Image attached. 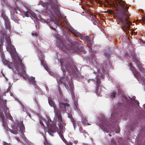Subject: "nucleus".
<instances>
[{
	"mask_svg": "<svg viewBox=\"0 0 145 145\" xmlns=\"http://www.w3.org/2000/svg\"><path fill=\"white\" fill-rule=\"evenodd\" d=\"M120 5L119 9L121 13L120 14L117 13L115 14L116 18L118 19V22L121 23L123 26V29L124 30L127 31L129 29L130 26L132 23L128 21L126 18L124 14L128 17L129 16V12L128 9L129 7L124 1L121 0H116Z\"/></svg>",
	"mask_w": 145,
	"mask_h": 145,
	"instance_id": "nucleus-1",
	"label": "nucleus"
},
{
	"mask_svg": "<svg viewBox=\"0 0 145 145\" xmlns=\"http://www.w3.org/2000/svg\"><path fill=\"white\" fill-rule=\"evenodd\" d=\"M60 9V5L55 0V15L58 17V18H55V24L57 25L60 27H66L69 30L72 27L67 21H65V23L64 24V23L60 20L59 18L62 17V15Z\"/></svg>",
	"mask_w": 145,
	"mask_h": 145,
	"instance_id": "nucleus-2",
	"label": "nucleus"
},
{
	"mask_svg": "<svg viewBox=\"0 0 145 145\" xmlns=\"http://www.w3.org/2000/svg\"><path fill=\"white\" fill-rule=\"evenodd\" d=\"M66 46V44H63L61 42L60 44V46L69 50L71 52H76L79 53L85 54L86 51L84 49V48L81 46L79 43L76 42L75 43H72L70 44V46Z\"/></svg>",
	"mask_w": 145,
	"mask_h": 145,
	"instance_id": "nucleus-3",
	"label": "nucleus"
},
{
	"mask_svg": "<svg viewBox=\"0 0 145 145\" xmlns=\"http://www.w3.org/2000/svg\"><path fill=\"white\" fill-rule=\"evenodd\" d=\"M61 65V68L63 72L66 71L69 72L70 75H72L71 72L74 73L76 72V67L71 63H69L68 62L65 61L64 59H62L60 60Z\"/></svg>",
	"mask_w": 145,
	"mask_h": 145,
	"instance_id": "nucleus-4",
	"label": "nucleus"
},
{
	"mask_svg": "<svg viewBox=\"0 0 145 145\" xmlns=\"http://www.w3.org/2000/svg\"><path fill=\"white\" fill-rule=\"evenodd\" d=\"M19 61H16L15 62L14 67L16 71V73L21 76L25 74L26 73L25 70V67L22 63V60L18 56H17Z\"/></svg>",
	"mask_w": 145,
	"mask_h": 145,
	"instance_id": "nucleus-5",
	"label": "nucleus"
},
{
	"mask_svg": "<svg viewBox=\"0 0 145 145\" xmlns=\"http://www.w3.org/2000/svg\"><path fill=\"white\" fill-rule=\"evenodd\" d=\"M55 116L56 122H58L59 127L60 130H62V124L63 123L62 116L61 110L58 109L56 110L55 107Z\"/></svg>",
	"mask_w": 145,
	"mask_h": 145,
	"instance_id": "nucleus-6",
	"label": "nucleus"
},
{
	"mask_svg": "<svg viewBox=\"0 0 145 145\" xmlns=\"http://www.w3.org/2000/svg\"><path fill=\"white\" fill-rule=\"evenodd\" d=\"M64 79L66 80L64 83V84L65 87L67 89L68 88L69 89V90L71 92L72 95H73L74 96V94L73 93L74 89L73 84L67 77H65L63 79H62L61 80H63V81Z\"/></svg>",
	"mask_w": 145,
	"mask_h": 145,
	"instance_id": "nucleus-7",
	"label": "nucleus"
},
{
	"mask_svg": "<svg viewBox=\"0 0 145 145\" xmlns=\"http://www.w3.org/2000/svg\"><path fill=\"white\" fill-rule=\"evenodd\" d=\"M24 129L25 127L22 124H20V125L14 124L12 127V129H10V131L12 133L16 134L18 133V130L20 131L23 133Z\"/></svg>",
	"mask_w": 145,
	"mask_h": 145,
	"instance_id": "nucleus-8",
	"label": "nucleus"
},
{
	"mask_svg": "<svg viewBox=\"0 0 145 145\" xmlns=\"http://www.w3.org/2000/svg\"><path fill=\"white\" fill-rule=\"evenodd\" d=\"M69 30L75 36L78 37L81 39L83 40H84L85 39H87L88 40L89 39V36L83 35L82 34L74 29L72 27Z\"/></svg>",
	"mask_w": 145,
	"mask_h": 145,
	"instance_id": "nucleus-9",
	"label": "nucleus"
},
{
	"mask_svg": "<svg viewBox=\"0 0 145 145\" xmlns=\"http://www.w3.org/2000/svg\"><path fill=\"white\" fill-rule=\"evenodd\" d=\"M47 120L46 121V124L48 127V132L51 135L52 133H53L54 131V126L50 118L47 119Z\"/></svg>",
	"mask_w": 145,
	"mask_h": 145,
	"instance_id": "nucleus-10",
	"label": "nucleus"
},
{
	"mask_svg": "<svg viewBox=\"0 0 145 145\" xmlns=\"http://www.w3.org/2000/svg\"><path fill=\"white\" fill-rule=\"evenodd\" d=\"M7 50L9 51L10 54L12 55V58L14 59L15 58V53L16 50L14 46L11 44V43L7 44L6 47Z\"/></svg>",
	"mask_w": 145,
	"mask_h": 145,
	"instance_id": "nucleus-11",
	"label": "nucleus"
},
{
	"mask_svg": "<svg viewBox=\"0 0 145 145\" xmlns=\"http://www.w3.org/2000/svg\"><path fill=\"white\" fill-rule=\"evenodd\" d=\"M40 61L41 64L43 66L45 69L50 73L51 76L54 77V72L48 67L44 60H43L42 59V60H40Z\"/></svg>",
	"mask_w": 145,
	"mask_h": 145,
	"instance_id": "nucleus-12",
	"label": "nucleus"
},
{
	"mask_svg": "<svg viewBox=\"0 0 145 145\" xmlns=\"http://www.w3.org/2000/svg\"><path fill=\"white\" fill-rule=\"evenodd\" d=\"M51 14L52 16V18H51V16H50V20L49 22V26L51 29L54 30V15Z\"/></svg>",
	"mask_w": 145,
	"mask_h": 145,
	"instance_id": "nucleus-13",
	"label": "nucleus"
},
{
	"mask_svg": "<svg viewBox=\"0 0 145 145\" xmlns=\"http://www.w3.org/2000/svg\"><path fill=\"white\" fill-rule=\"evenodd\" d=\"M1 111H0V117L2 120L3 123L2 125L5 128H6L7 127V124L6 122L5 121V115Z\"/></svg>",
	"mask_w": 145,
	"mask_h": 145,
	"instance_id": "nucleus-14",
	"label": "nucleus"
},
{
	"mask_svg": "<svg viewBox=\"0 0 145 145\" xmlns=\"http://www.w3.org/2000/svg\"><path fill=\"white\" fill-rule=\"evenodd\" d=\"M130 69L133 71L134 75L138 77L140 76V74L136 70L135 68L133 67L131 64H130Z\"/></svg>",
	"mask_w": 145,
	"mask_h": 145,
	"instance_id": "nucleus-15",
	"label": "nucleus"
},
{
	"mask_svg": "<svg viewBox=\"0 0 145 145\" xmlns=\"http://www.w3.org/2000/svg\"><path fill=\"white\" fill-rule=\"evenodd\" d=\"M4 20H5V25L6 28L8 29L9 30V31H10L11 30V27L10 22L9 19L7 18Z\"/></svg>",
	"mask_w": 145,
	"mask_h": 145,
	"instance_id": "nucleus-16",
	"label": "nucleus"
},
{
	"mask_svg": "<svg viewBox=\"0 0 145 145\" xmlns=\"http://www.w3.org/2000/svg\"><path fill=\"white\" fill-rule=\"evenodd\" d=\"M58 134H59V136L63 141V142L66 144L68 142L67 141V140L64 138V137L63 135V133L62 131V130H60L59 131H57Z\"/></svg>",
	"mask_w": 145,
	"mask_h": 145,
	"instance_id": "nucleus-17",
	"label": "nucleus"
},
{
	"mask_svg": "<svg viewBox=\"0 0 145 145\" xmlns=\"http://www.w3.org/2000/svg\"><path fill=\"white\" fill-rule=\"evenodd\" d=\"M96 85H97V88L96 89V92H99V87L100 86V84L101 83V81L100 79L98 78H96Z\"/></svg>",
	"mask_w": 145,
	"mask_h": 145,
	"instance_id": "nucleus-18",
	"label": "nucleus"
},
{
	"mask_svg": "<svg viewBox=\"0 0 145 145\" xmlns=\"http://www.w3.org/2000/svg\"><path fill=\"white\" fill-rule=\"evenodd\" d=\"M15 12H14L13 13H11V19L13 20L15 22H17L18 21V17L16 16L15 14L14 13Z\"/></svg>",
	"mask_w": 145,
	"mask_h": 145,
	"instance_id": "nucleus-19",
	"label": "nucleus"
},
{
	"mask_svg": "<svg viewBox=\"0 0 145 145\" xmlns=\"http://www.w3.org/2000/svg\"><path fill=\"white\" fill-rule=\"evenodd\" d=\"M69 118L71 119V121L72 123L74 129L75 130L76 127V121L73 118L72 115L70 116Z\"/></svg>",
	"mask_w": 145,
	"mask_h": 145,
	"instance_id": "nucleus-20",
	"label": "nucleus"
},
{
	"mask_svg": "<svg viewBox=\"0 0 145 145\" xmlns=\"http://www.w3.org/2000/svg\"><path fill=\"white\" fill-rule=\"evenodd\" d=\"M48 6H50L53 11L54 12V4H53V5H52L50 4H49V3H46L45 4L44 7L46 8V9H47L48 8Z\"/></svg>",
	"mask_w": 145,
	"mask_h": 145,
	"instance_id": "nucleus-21",
	"label": "nucleus"
},
{
	"mask_svg": "<svg viewBox=\"0 0 145 145\" xmlns=\"http://www.w3.org/2000/svg\"><path fill=\"white\" fill-rule=\"evenodd\" d=\"M90 37H89V40H88L87 39H85L84 40H86V41L87 42H88V47L90 49L89 52L91 53L92 51V48H91V46L92 45V43H91V42L90 41Z\"/></svg>",
	"mask_w": 145,
	"mask_h": 145,
	"instance_id": "nucleus-22",
	"label": "nucleus"
},
{
	"mask_svg": "<svg viewBox=\"0 0 145 145\" xmlns=\"http://www.w3.org/2000/svg\"><path fill=\"white\" fill-rule=\"evenodd\" d=\"M28 80L30 83H31L33 85L35 86L36 84L35 77H29L28 78Z\"/></svg>",
	"mask_w": 145,
	"mask_h": 145,
	"instance_id": "nucleus-23",
	"label": "nucleus"
},
{
	"mask_svg": "<svg viewBox=\"0 0 145 145\" xmlns=\"http://www.w3.org/2000/svg\"><path fill=\"white\" fill-rule=\"evenodd\" d=\"M4 39V37L1 38L0 39L1 44H0V52H3V40Z\"/></svg>",
	"mask_w": 145,
	"mask_h": 145,
	"instance_id": "nucleus-24",
	"label": "nucleus"
},
{
	"mask_svg": "<svg viewBox=\"0 0 145 145\" xmlns=\"http://www.w3.org/2000/svg\"><path fill=\"white\" fill-rule=\"evenodd\" d=\"M0 53H1V58H2V59L3 60L2 61L4 62H5V64H7V60H5V57H4L5 56H4L3 51L1 52H0Z\"/></svg>",
	"mask_w": 145,
	"mask_h": 145,
	"instance_id": "nucleus-25",
	"label": "nucleus"
},
{
	"mask_svg": "<svg viewBox=\"0 0 145 145\" xmlns=\"http://www.w3.org/2000/svg\"><path fill=\"white\" fill-rule=\"evenodd\" d=\"M31 14V11L30 10L25 11L24 13L25 16L27 17H29Z\"/></svg>",
	"mask_w": 145,
	"mask_h": 145,
	"instance_id": "nucleus-26",
	"label": "nucleus"
},
{
	"mask_svg": "<svg viewBox=\"0 0 145 145\" xmlns=\"http://www.w3.org/2000/svg\"><path fill=\"white\" fill-rule=\"evenodd\" d=\"M5 38L7 44L11 43L10 37L9 36L6 35Z\"/></svg>",
	"mask_w": 145,
	"mask_h": 145,
	"instance_id": "nucleus-27",
	"label": "nucleus"
},
{
	"mask_svg": "<svg viewBox=\"0 0 145 145\" xmlns=\"http://www.w3.org/2000/svg\"><path fill=\"white\" fill-rule=\"evenodd\" d=\"M49 103L50 105L52 107H53L54 109V104L53 101L50 99H49L48 100Z\"/></svg>",
	"mask_w": 145,
	"mask_h": 145,
	"instance_id": "nucleus-28",
	"label": "nucleus"
},
{
	"mask_svg": "<svg viewBox=\"0 0 145 145\" xmlns=\"http://www.w3.org/2000/svg\"><path fill=\"white\" fill-rule=\"evenodd\" d=\"M1 16L2 17L4 20L8 18V17L6 15L5 12L4 11L2 12Z\"/></svg>",
	"mask_w": 145,
	"mask_h": 145,
	"instance_id": "nucleus-29",
	"label": "nucleus"
},
{
	"mask_svg": "<svg viewBox=\"0 0 145 145\" xmlns=\"http://www.w3.org/2000/svg\"><path fill=\"white\" fill-rule=\"evenodd\" d=\"M14 10L16 12L17 14H18L17 10L19 11L20 12H21V10L20 8L19 7L16 6L14 8Z\"/></svg>",
	"mask_w": 145,
	"mask_h": 145,
	"instance_id": "nucleus-30",
	"label": "nucleus"
},
{
	"mask_svg": "<svg viewBox=\"0 0 145 145\" xmlns=\"http://www.w3.org/2000/svg\"><path fill=\"white\" fill-rule=\"evenodd\" d=\"M131 56L130 57L132 58V59H137L136 57L135 54L133 53L132 52L130 54Z\"/></svg>",
	"mask_w": 145,
	"mask_h": 145,
	"instance_id": "nucleus-31",
	"label": "nucleus"
},
{
	"mask_svg": "<svg viewBox=\"0 0 145 145\" xmlns=\"http://www.w3.org/2000/svg\"><path fill=\"white\" fill-rule=\"evenodd\" d=\"M59 105L60 106H61V105H63L65 107L66 106L69 107V106L68 104L66 103H59Z\"/></svg>",
	"mask_w": 145,
	"mask_h": 145,
	"instance_id": "nucleus-32",
	"label": "nucleus"
},
{
	"mask_svg": "<svg viewBox=\"0 0 145 145\" xmlns=\"http://www.w3.org/2000/svg\"><path fill=\"white\" fill-rule=\"evenodd\" d=\"M74 109L75 110H78V103L76 101H75L74 102Z\"/></svg>",
	"mask_w": 145,
	"mask_h": 145,
	"instance_id": "nucleus-33",
	"label": "nucleus"
},
{
	"mask_svg": "<svg viewBox=\"0 0 145 145\" xmlns=\"http://www.w3.org/2000/svg\"><path fill=\"white\" fill-rule=\"evenodd\" d=\"M116 93L115 91H113V92L111 93L110 97L112 98H114L116 96Z\"/></svg>",
	"mask_w": 145,
	"mask_h": 145,
	"instance_id": "nucleus-34",
	"label": "nucleus"
},
{
	"mask_svg": "<svg viewBox=\"0 0 145 145\" xmlns=\"http://www.w3.org/2000/svg\"><path fill=\"white\" fill-rule=\"evenodd\" d=\"M44 140L45 141L44 142V143L45 145H50V144L48 142L46 138H45Z\"/></svg>",
	"mask_w": 145,
	"mask_h": 145,
	"instance_id": "nucleus-35",
	"label": "nucleus"
},
{
	"mask_svg": "<svg viewBox=\"0 0 145 145\" xmlns=\"http://www.w3.org/2000/svg\"><path fill=\"white\" fill-rule=\"evenodd\" d=\"M118 95H121L122 94L123 91H121L119 88H118Z\"/></svg>",
	"mask_w": 145,
	"mask_h": 145,
	"instance_id": "nucleus-36",
	"label": "nucleus"
},
{
	"mask_svg": "<svg viewBox=\"0 0 145 145\" xmlns=\"http://www.w3.org/2000/svg\"><path fill=\"white\" fill-rule=\"evenodd\" d=\"M104 55L106 57H107L108 58H109V57H110V55L109 53L108 52L105 53L104 54Z\"/></svg>",
	"mask_w": 145,
	"mask_h": 145,
	"instance_id": "nucleus-37",
	"label": "nucleus"
},
{
	"mask_svg": "<svg viewBox=\"0 0 145 145\" xmlns=\"http://www.w3.org/2000/svg\"><path fill=\"white\" fill-rule=\"evenodd\" d=\"M31 34L33 36H35L36 37H37L39 35L36 32H32Z\"/></svg>",
	"mask_w": 145,
	"mask_h": 145,
	"instance_id": "nucleus-38",
	"label": "nucleus"
},
{
	"mask_svg": "<svg viewBox=\"0 0 145 145\" xmlns=\"http://www.w3.org/2000/svg\"><path fill=\"white\" fill-rule=\"evenodd\" d=\"M59 96L60 97H62V93L60 88H59Z\"/></svg>",
	"mask_w": 145,
	"mask_h": 145,
	"instance_id": "nucleus-39",
	"label": "nucleus"
},
{
	"mask_svg": "<svg viewBox=\"0 0 145 145\" xmlns=\"http://www.w3.org/2000/svg\"><path fill=\"white\" fill-rule=\"evenodd\" d=\"M30 14L34 18H35L36 17V14L32 12L31 11V14Z\"/></svg>",
	"mask_w": 145,
	"mask_h": 145,
	"instance_id": "nucleus-40",
	"label": "nucleus"
},
{
	"mask_svg": "<svg viewBox=\"0 0 145 145\" xmlns=\"http://www.w3.org/2000/svg\"><path fill=\"white\" fill-rule=\"evenodd\" d=\"M40 57L41 58V59H40V60H42V59H43V60H44V56L43 55H40Z\"/></svg>",
	"mask_w": 145,
	"mask_h": 145,
	"instance_id": "nucleus-41",
	"label": "nucleus"
},
{
	"mask_svg": "<svg viewBox=\"0 0 145 145\" xmlns=\"http://www.w3.org/2000/svg\"><path fill=\"white\" fill-rule=\"evenodd\" d=\"M67 145H72V143L71 142H67L66 144Z\"/></svg>",
	"mask_w": 145,
	"mask_h": 145,
	"instance_id": "nucleus-42",
	"label": "nucleus"
},
{
	"mask_svg": "<svg viewBox=\"0 0 145 145\" xmlns=\"http://www.w3.org/2000/svg\"><path fill=\"white\" fill-rule=\"evenodd\" d=\"M3 144L4 145H11L10 143H8L6 142H3Z\"/></svg>",
	"mask_w": 145,
	"mask_h": 145,
	"instance_id": "nucleus-43",
	"label": "nucleus"
},
{
	"mask_svg": "<svg viewBox=\"0 0 145 145\" xmlns=\"http://www.w3.org/2000/svg\"><path fill=\"white\" fill-rule=\"evenodd\" d=\"M15 138L18 141H20V139L18 137H15Z\"/></svg>",
	"mask_w": 145,
	"mask_h": 145,
	"instance_id": "nucleus-44",
	"label": "nucleus"
},
{
	"mask_svg": "<svg viewBox=\"0 0 145 145\" xmlns=\"http://www.w3.org/2000/svg\"><path fill=\"white\" fill-rule=\"evenodd\" d=\"M40 123L42 126L43 127L44 126V124L42 121H40Z\"/></svg>",
	"mask_w": 145,
	"mask_h": 145,
	"instance_id": "nucleus-45",
	"label": "nucleus"
},
{
	"mask_svg": "<svg viewBox=\"0 0 145 145\" xmlns=\"http://www.w3.org/2000/svg\"><path fill=\"white\" fill-rule=\"evenodd\" d=\"M117 131H116V132L117 133H118L119 132V131H120V129H119L118 128L116 129V130H117Z\"/></svg>",
	"mask_w": 145,
	"mask_h": 145,
	"instance_id": "nucleus-46",
	"label": "nucleus"
},
{
	"mask_svg": "<svg viewBox=\"0 0 145 145\" xmlns=\"http://www.w3.org/2000/svg\"><path fill=\"white\" fill-rule=\"evenodd\" d=\"M143 20L144 22H145V16L143 17Z\"/></svg>",
	"mask_w": 145,
	"mask_h": 145,
	"instance_id": "nucleus-47",
	"label": "nucleus"
},
{
	"mask_svg": "<svg viewBox=\"0 0 145 145\" xmlns=\"http://www.w3.org/2000/svg\"><path fill=\"white\" fill-rule=\"evenodd\" d=\"M102 72H103V73H105V69L104 68L103 69V70L102 71Z\"/></svg>",
	"mask_w": 145,
	"mask_h": 145,
	"instance_id": "nucleus-48",
	"label": "nucleus"
},
{
	"mask_svg": "<svg viewBox=\"0 0 145 145\" xmlns=\"http://www.w3.org/2000/svg\"><path fill=\"white\" fill-rule=\"evenodd\" d=\"M56 123H55V132H56V130L57 129H56Z\"/></svg>",
	"mask_w": 145,
	"mask_h": 145,
	"instance_id": "nucleus-49",
	"label": "nucleus"
},
{
	"mask_svg": "<svg viewBox=\"0 0 145 145\" xmlns=\"http://www.w3.org/2000/svg\"><path fill=\"white\" fill-rule=\"evenodd\" d=\"M1 32H3L2 31H1ZM3 36L4 37L5 35V34L4 33H3Z\"/></svg>",
	"mask_w": 145,
	"mask_h": 145,
	"instance_id": "nucleus-50",
	"label": "nucleus"
},
{
	"mask_svg": "<svg viewBox=\"0 0 145 145\" xmlns=\"http://www.w3.org/2000/svg\"><path fill=\"white\" fill-rule=\"evenodd\" d=\"M87 124H88V125H91L90 124H89V123H87Z\"/></svg>",
	"mask_w": 145,
	"mask_h": 145,
	"instance_id": "nucleus-51",
	"label": "nucleus"
},
{
	"mask_svg": "<svg viewBox=\"0 0 145 145\" xmlns=\"http://www.w3.org/2000/svg\"><path fill=\"white\" fill-rule=\"evenodd\" d=\"M75 143H76V142H78V141H75Z\"/></svg>",
	"mask_w": 145,
	"mask_h": 145,
	"instance_id": "nucleus-52",
	"label": "nucleus"
},
{
	"mask_svg": "<svg viewBox=\"0 0 145 145\" xmlns=\"http://www.w3.org/2000/svg\"><path fill=\"white\" fill-rule=\"evenodd\" d=\"M107 65V64H106V63H105V66H106Z\"/></svg>",
	"mask_w": 145,
	"mask_h": 145,
	"instance_id": "nucleus-53",
	"label": "nucleus"
},
{
	"mask_svg": "<svg viewBox=\"0 0 145 145\" xmlns=\"http://www.w3.org/2000/svg\"><path fill=\"white\" fill-rule=\"evenodd\" d=\"M109 135L110 136V137L111 136V135H110V134H109Z\"/></svg>",
	"mask_w": 145,
	"mask_h": 145,
	"instance_id": "nucleus-54",
	"label": "nucleus"
},
{
	"mask_svg": "<svg viewBox=\"0 0 145 145\" xmlns=\"http://www.w3.org/2000/svg\"><path fill=\"white\" fill-rule=\"evenodd\" d=\"M93 52L94 54H95V52L94 51H93Z\"/></svg>",
	"mask_w": 145,
	"mask_h": 145,
	"instance_id": "nucleus-55",
	"label": "nucleus"
},
{
	"mask_svg": "<svg viewBox=\"0 0 145 145\" xmlns=\"http://www.w3.org/2000/svg\"><path fill=\"white\" fill-rule=\"evenodd\" d=\"M62 81V80H61V82H62V83H63V82Z\"/></svg>",
	"mask_w": 145,
	"mask_h": 145,
	"instance_id": "nucleus-56",
	"label": "nucleus"
},
{
	"mask_svg": "<svg viewBox=\"0 0 145 145\" xmlns=\"http://www.w3.org/2000/svg\"><path fill=\"white\" fill-rule=\"evenodd\" d=\"M106 1H108V0H106Z\"/></svg>",
	"mask_w": 145,
	"mask_h": 145,
	"instance_id": "nucleus-57",
	"label": "nucleus"
}]
</instances>
